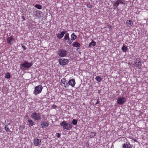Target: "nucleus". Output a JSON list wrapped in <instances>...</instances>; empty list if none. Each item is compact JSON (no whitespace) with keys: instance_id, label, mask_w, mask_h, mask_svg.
Segmentation results:
<instances>
[{"instance_id":"obj_42","label":"nucleus","mask_w":148,"mask_h":148,"mask_svg":"<svg viewBox=\"0 0 148 148\" xmlns=\"http://www.w3.org/2000/svg\"><path fill=\"white\" fill-rule=\"evenodd\" d=\"M23 17V18L24 19H25L24 17L23 16V17Z\"/></svg>"},{"instance_id":"obj_24","label":"nucleus","mask_w":148,"mask_h":148,"mask_svg":"<svg viewBox=\"0 0 148 148\" xmlns=\"http://www.w3.org/2000/svg\"><path fill=\"white\" fill-rule=\"evenodd\" d=\"M69 38V34L68 33H66L65 35L64 39V40H67Z\"/></svg>"},{"instance_id":"obj_11","label":"nucleus","mask_w":148,"mask_h":148,"mask_svg":"<svg viewBox=\"0 0 148 148\" xmlns=\"http://www.w3.org/2000/svg\"><path fill=\"white\" fill-rule=\"evenodd\" d=\"M66 31H64L61 32L60 34H56V36L59 39H61L63 37L64 35L66 33Z\"/></svg>"},{"instance_id":"obj_8","label":"nucleus","mask_w":148,"mask_h":148,"mask_svg":"<svg viewBox=\"0 0 148 148\" xmlns=\"http://www.w3.org/2000/svg\"><path fill=\"white\" fill-rule=\"evenodd\" d=\"M119 4H124V3L121 0H117L116 1L114 2L113 5L114 6V9L115 10L116 9L118 11L119 10L118 6Z\"/></svg>"},{"instance_id":"obj_32","label":"nucleus","mask_w":148,"mask_h":148,"mask_svg":"<svg viewBox=\"0 0 148 148\" xmlns=\"http://www.w3.org/2000/svg\"><path fill=\"white\" fill-rule=\"evenodd\" d=\"M64 84V86L65 88H67L68 87L69 85L68 84V82H67L66 83H64V84Z\"/></svg>"},{"instance_id":"obj_22","label":"nucleus","mask_w":148,"mask_h":148,"mask_svg":"<svg viewBox=\"0 0 148 148\" xmlns=\"http://www.w3.org/2000/svg\"><path fill=\"white\" fill-rule=\"evenodd\" d=\"M96 45V42L93 40H92L91 42L89 44V46L90 47H94Z\"/></svg>"},{"instance_id":"obj_36","label":"nucleus","mask_w":148,"mask_h":148,"mask_svg":"<svg viewBox=\"0 0 148 148\" xmlns=\"http://www.w3.org/2000/svg\"><path fill=\"white\" fill-rule=\"evenodd\" d=\"M111 26L110 25H108L107 26V27L108 28H110V27H111Z\"/></svg>"},{"instance_id":"obj_29","label":"nucleus","mask_w":148,"mask_h":148,"mask_svg":"<svg viewBox=\"0 0 148 148\" xmlns=\"http://www.w3.org/2000/svg\"><path fill=\"white\" fill-rule=\"evenodd\" d=\"M67 40V43L69 44H71L73 42V40L71 38H70Z\"/></svg>"},{"instance_id":"obj_26","label":"nucleus","mask_w":148,"mask_h":148,"mask_svg":"<svg viewBox=\"0 0 148 148\" xmlns=\"http://www.w3.org/2000/svg\"><path fill=\"white\" fill-rule=\"evenodd\" d=\"M34 7L39 10H40L42 8V6L39 4H36L34 6Z\"/></svg>"},{"instance_id":"obj_15","label":"nucleus","mask_w":148,"mask_h":148,"mask_svg":"<svg viewBox=\"0 0 148 148\" xmlns=\"http://www.w3.org/2000/svg\"><path fill=\"white\" fill-rule=\"evenodd\" d=\"M49 125V123L45 121L42 122L41 124V126L43 128H45L47 127Z\"/></svg>"},{"instance_id":"obj_23","label":"nucleus","mask_w":148,"mask_h":148,"mask_svg":"<svg viewBox=\"0 0 148 148\" xmlns=\"http://www.w3.org/2000/svg\"><path fill=\"white\" fill-rule=\"evenodd\" d=\"M71 39L73 40H74L77 38V36L74 33H73L71 34Z\"/></svg>"},{"instance_id":"obj_3","label":"nucleus","mask_w":148,"mask_h":148,"mask_svg":"<svg viewBox=\"0 0 148 148\" xmlns=\"http://www.w3.org/2000/svg\"><path fill=\"white\" fill-rule=\"evenodd\" d=\"M33 64L32 62H29L26 60H25L24 62H22L20 64L21 66L25 69L29 68Z\"/></svg>"},{"instance_id":"obj_44","label":"nucleus","mask_w":148,"mask_h":148,"mask_svg":"<svg viewBox=\"0 0 148 148\" xmlns=\"http://www.w3.org/2000/svg\"><path fill=\"white\" fill-rule=\"evenodd\" d=\"M55 106L56 107H57V106Z\"/></svg>"},{"instance_id":"obj_14","label":"nucleus","mask_w":148,"mask_h":148,"mask_svg":"<svg viewBox=\"0 0 148 148\" xmlns=\"http://www.w3.org/2000/svg\"><path fill=\"white\" fill-rule=\"evenodd\" d=\"M10 125V123H5V131L8 132H10V130L9 128V127H8V126Z\"/></svg>"},{"instance_id":"obj_17","label":"nucleus","mask_w":148,"mask_h":148,"mask_svg":"<svg viewBox=\"0 0 148 148\" xmlns=\"http://www.w3.org/2000/svg\"><path fill=\"white\" fill-rule=\"evenodd\" d=\"M73 46L74 47L80 48V44L77 42H74L73 44Z\"/></svg>"},{"instance_id":"obj_13","label":"nucleus","mask_w":148,"mask_h":148,"mask_svg":"<svg viewBox=\"0 0 148 148\" xmlns=\"http://www.w3.org/2000/svg\"><path fill=\"white\" fill-rule=\"evenodd\" d=\"M122 148H132V146L129 143L126 142L123 144Z\"/></svg>"},{"instance_id":"obj_21","label":"nucleus","mask_w":148,"mask_h":148,"mask_svg":"<svg viewBox=\"0 0 148 148\" xmlns=\"http://www.w3.org/2000/svg\"><path fill=\"white\" fill-rule=\"evenodd\" d=\"M121 49L123 52H126L127 51L128 49L127 47H126L124 45H123L121 48Z\"/></svg>"},{"instance_id":"obj_33","label":"nucleus","mask_w":148,"mask_h":148,"mask_svg":"<svg viewBox=\"0 0 148 148\" xmlns=\"http://www.w3.org/2000/svg\"><path fill=\"white\" fill-rule=\"evenodd\" d=\"M87 6L88 8H92V5H91L90 4H87Z\"/></svg>"},{"instance_id":"obj_37","label":"nucleus","mask_w":148,"mask_h":148,"mask_svg":"<svg viewBox=\"0 0 148 148\" xmlns=\"http://www.w3.org/2000/svg\"><path fill=\"white\" fill-rule=\"evenodd\" d=\"M9 122V120H6L5 121V123H8V122Z\"/></svg>"},{"instance_id":"obj_1","label":"nucleus","mask_w":148,"mask_h":148,"mask_svg":"<svg viewBox=\"0 0 148 148\" xmlns=\"http://www.w3.org/2000/svg\"><path fill=\"white\" fill-rule=\"evenodd\" d=\"M68 53L67 51L64 49H59L58 51V55L61 58L66 57Z\"/></svg>"},{"instance_id":"obj_25","label":"nucleus","mask_w":148,"mask_h":148,"mask_svg":"<svg viewBox=\"0 0 148 148\" xmlns=\"http://www.w3.org/2000/svg\"><path fill=\"white\" fill-rule=\"evenodd\" d=\"M95 79L97 82H99L102 80V79L100 76H97L95 78Z\"/></svg>"},{"instance_id":"obj_6","label":"nucleus","mask_w":148,"mask_h":148,"mask_svg":"<svg viewBox=\"0 0 148 148\" xmlns=\"http://www.w3.org/2000/svg\"><path fill=\"white\" fill-rule=\"evenodd\" d=\"M69 60L66 59L60 58L58 60V62L62 66H65L69 62Z\"/></svg>"},{"instance_id":"obj_34","label":"nucleus","mask_w":148,"mask_h":148,"mask_svg":"<svg viewBox=\"0 0 148 148\" xmlns=\"http://www.w3.org/2000/svg\"><path fill=\"white\" fill-rule=\"evenodd\" d=\"M56 136L58 138H59L61 136V134L59 133H57L56 134Z\"/></svg>"},{"instance_id":"obj_39","label":"nucleus","mask_w":148,"mask_h":148,"mask_svg":"<svg viewBox=\"0 0 148 148\" xmlns=\"http://www.w3.org/2000/svg\"><path fill=\"white\" fill-rule=\"evenodd\" d=\"M1 132V129H0V133Z\"/></svg>"},{"instance_id":"obj_45","label":"nucleus","mask_w":148,"mask_h":148,"mask_svg":"<svg viewBox=\"0 0 148 148\" xmlns=\"http://www.w3.org/2000/svg\"><path fill=\"white\" fill-rule=\"evenodd\" d=\"M78 49H77V50Z\"/></svg>"},{"instance_id":"obj_31","label":"nucleus","mask_w":148,"mask_h":148,"mask_svg":"<svg viewBox=\"0 0 148 148\" xmlns=\"http://www.w3.org/2000/svg\"><path fill=\"white\" fill-rule=\"evenodd\" d=\"M95 133L94 132H91L90 134V137H93L95 135Z\"/></svg>"},{"instance_id":"obj_19","label":"nucleus","mask_w":148,"mask_h":148,"mask_svg":"<svg viewBox=\"0 0 148 148\" xmlns=\"http://www.w3.org/2000/svg\"><path fill=\"white\" fill-rule=\"evenodd\" d=\"M28 125L30 127L32 126L34 124L33 121L31 119H29L28 121Z\"/></svg>"},{"instance_id":"obj_12","label":"nucleus","mask_w":148,"mask_h":148,"mask_svg":"<svg viewBox=\"0 0 148 148\" xmlns=\"http://www.w3.org/2000/svg\"><path fill=\"white\" fill-rule=\"evenodd\" d=\"M69 85L71 86L72 87L74 86L75 84V82L74 79H70L68 82Z\"/></svg>"},{"instance_id":"obj_27","label":"nucleus","mask_w":148,"mask_h":148,"mask_svg":"<svg viewBox=\"0 0 148 148\" xmlns=\"http://www.w3.org/2000/svg\"><path fill=\"white\" fill-rule=\"evenodd\" d=\"M77 119H73L72 121V124L73 125H75L77 124Z\"/></svg>"},{"instance_id":"obj_35","label":"nucleus","mask_w":148,"mask_h":148,"mask_svg":"<svg viewBox=\"0 0 148 148\" xmlns=\"http://www.w3.org/2000/svg\"><path fill=\"white\" fill-rule=\"evenodd\" d=\"M22 47L25 50H26V48L25 47V46H22Z\"/></svg>"},{"instance_id":"obj_43","label":"nucleus","mask_w":148,"mask_h":148,"mask_svg":"<svg viewBox=\"0 0 148 148\" xmlns=\"http://www.w3.org/2000/svg\"><path fill=\"white\" fill-rule=\"evenodd\" d=\"M24 127H23H23H22V128H24Z\"/></svg>"},{"instance_id":"obj_10","label":"nucleus","mask_w":148,"mask_h":148,"mask_svg":"<svg viewBox=\"0 0 148 148\" xmlns=\"http://www.w3.org/2000/svg\"><path fill=\"white\" fill-rule=\"evenodd\" d=\"M41 140L38 138H35L34 140V145L36 146H38L40 145Z\"/></svg>"},{"instance_id":"obj_16","label":"nucleus","mask_w":148,"mask_h":148,"mask_svg":"<svg viewBox=\"0 0 148 148\" xmlns=\"http://www.w3.org/2000/svg\"><path fill=\"white\" fill-rule=\"evenodd\" d=\"M13 40V38L12 36L8 37L7 40V42L9 44L11 45L12 43V41Z\"/></svg>"},{"instance_id":"obj_20","label":"nucleus","mask_w":148,"mask_h":148,"mask_svg":"<svg viewBox=\"0 0 148 148\" xmlns=\"http://www.w3.org/2000/svg\"><path fill=\"white\" fill-rule=\"evenodd\" d=\"M66 121H63L60 124V125L63 127L64 129H65V127L66 126Z\"/></svg>"},{"instance_id":"obj_40","label":"nucleus","mask_w":148,"mask_h":148,"mask_svg":"<svg viewBox=\"0 0 148 148\" xmlns=\"http://www.w3.org/2000/svg\"><path fill=\"white\" fill-rule=\"evenodd\" d=\"M134 141H136V142L137 141L136 140H135V139L134 140Z\"/></svg>"},{"instance_id":"obj_9","label":"nucleus","mask_w":148,"mask_h":148,"mask_svg":"<svg viewBox=\"0 0 148 148\" xmlns=\"http://www.w3.org/2000/svg\"><path fill=\"white\" fill-rule=\"evenodd\" d=\"M73 127L72 123L71 122L66 123V126L65 127L64 129L67 130H71Z\"/></svg>"},{"instance_id":"obj_18","label":"nucleus","mask_w":148,"mask_h":148,"mask_svg":"<svg viewBox=\"0 0 148 148\" xmlns=\"http://www.w3.org/2000/svg\"><path fill=\"white\" fill-rule=\"evenodd\" d=\"M133 21L131 20H127L126 21V23L127 25L129 27H130L132 26L133 24Z\"/></svg>"},{"instance_id":"obj_38","label":"nucleus","mask_w":148,"mask_h":148,"mask_svg":"<svg viewBox=\"0 0 148 148\" xmlns=\"http://www.w3.org/2000/svg\"><path fill=\"white\" fill-rule=\"evenodd\" d=\"M99 102V101H97V102L95 104L96 105L97 103H98V102Z\"/></svg>"},{"instance_id":"obj_4","label":"nucleus","mask_w":148,"mask_h":148,"mask_svg":"<svg viewBox=\"0 0 148 148\" xmlns=\"http://www.w3.org/2000/svg\"><path fill=\"white\" fill-rule=\"evenodd\" d=\"M42 87L41 85H39L36 86L33 93L36 95L41 93L42 89Z\"/></svg>"},{"instance_id":"obj_28","label":"nucleus","mask_w":148,"mask_h":148,"mask_svg":"<svg viewBox=\"0 0 148 148\" xmlns=\"http://www.w3.org/2000/svg\"><path fill=\"white\" fill-rule=\"evenodd\" d=\"M10 75L9 73H7L5 74V78H7L8 79L10 78Z\"/></svg>"},{"instance_id":"obj_30","label":"nucleus","mask_w":148,"mask_h":148,"mask_svg":"<svg viewBox=\"0 0 148 148\" xmlns=\"http://www.w3.org/2000/svg\"><path fill=\"white\" fill-rule=\"evenodd\" d=\"M61 81L63 84H64V83H66L67 82H66V79H65V78H62L61 79Z\"/></svg>"},{"instance_id":"obj_7","label":"nucleus","mask_w":148,"mask_h":148,"mask_svg":"<svg viewBox=\"0 0 148 148\" xmlns=\"http://www.w3.org/2000/svg\"><path fill=\"white\" fill-rule=\"evenodd\" d=\"M126 99L124 97H119L117 99V103L118 104L122 105L126 101Z\"/></svg>"},{"instance_id":"obj_41","label":"nucleus","mask_w":148,"mask_h":148,"mask_svg":"<svg viewBox=\"0 0 148 148\" xmlns=\"http://www.w3.org/2000/svg\"><path fill=\"white\" fill-rule=\"evenodd\" d=\"M81 52H79V54H81Z\"/></svg>"},{"instance_id":"obj_2","label":"nucleus","mask_w":148,"mask_h":148,"mask_svg":"<svg viewBox=\"0 0 148 148\" xmlns=\"http://www.w3.org/2000/svg\"><path fill=\"white\" fill-rule=\"evenodd\" d=\"M31 118L35 121H40L41 120V115L38 112H34L31 115Z\"/></svg>"},{"instance_id":"obj_5","label":"nucleus","mask_w":148,"mask_h":148,"mask_svg":"<svg viewBox=\"0 0 148 148\" xmlns=\"http://www.w3.org/2000/svg\"><path fill=\"white\" fill-rule=\"evenodd\" d=\"M140 61V59L139 58H136L134 62L135 66L139 69H140L142 66L141 62Z\"/></svg>"}]
</instances>
